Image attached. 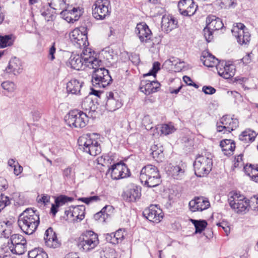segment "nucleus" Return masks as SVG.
<instances>
[{
  "mask_svg": "<svg viewBox=\"0 0 258 258\" xmlns=\"http://www.w3.org/2000/svg\"><path fill=\"white\" fill-rule=\"evenodd\" d=\"M67 65L73 69L80 70L84 69V63L82 60L81 56L74 54L70 57Z\"/></svg>",
  "mask_w": 258,
  "mask_h": 258,
  "instance_id": "a878e982",
  "label": "nucleus"
},
{
  "mask_svg": "<svg viewBox=\"0 0 258 258\" xmlns=\"http://www.w3.org/2000/svg\"><path fill=\"white\" fill-rule=\"evenodd\" d=\"M110 2L108 0H97L92 6V15L96 20H102L111 13Z\"/></svg>",
  "mask_w": 258,
  "mask_h": 258,
  "instance_id": "6e6552de",
  "label": "nucleus"
},
{
  "mask_svg": "<svg viewBox=\"0 0 258 258\" xmlns=\"http://www.w3.org/2000/svg\"><path fill=\"white\" fill-rule=\"evenodd\" d=\"M151 154L154 159L156 160H161L163 157L162 147L159 148L157 145H154L151 147Z\"/></svg>",
  "mask_w": 258,
  "mask_h": 258,
  "instance_id": "79ce46f5",
  "label": "nucleus"
},
{
  "mask_svg": "<svg viewBox=\"0 0 258 258\" xmlns=\"http://www.w3.org/2000/svg\"><path fill=\"white\" fill-rule=\"evenodd\" d=\"M160 69V63L158 61L154 62L153 64L152 69L150 70V71L148 73L145 74L144 76L152 75L154 77H155L156 73Z\"/></svg>",
  "mask_w": 258,
  "mask_h": 258,
  "instance_id": "864d4df0",
  "label": "nucleus"
},
{
  "mask_svg": "<svg viewBox=\"0 0 258 258\" xmlns=\"http://www.w3.org/2000/svg\"><path fill=\"white\" fill-rule=\"evenodd\" d=\"M220 123L225 125L228 130V133L234 131L238 126V120L229 115H224L220 118Z\"/></svg>",
  "mask_w": 258,
  "mask_h": 258,
  "instance_id": "b1692460",
  "label": "nucleus"
},
{
  "mask_svg": "<svg viewBox=\"0 0 258 258\" xmlns=\"http://www.w3.org/2000/svg\"><path fill=\"white\" fill-rule=\"evenodd\" d=\"M50 196L46 194L42 195L41 198L38 199L37 201L38 203H42L44 205H46L50 201Z\"/></svg>",
  "mask_w": 258,
  "mask_h": 258,
  "instance_id": "69168bd1",
  "label": "nucleus"
},
{
  "mask_svg": "<svg viewBox=\"0 0 258 258\" xmlns=\"http://www.w3.org/2000/svg\"><path fill=\"white\" fill-rule=\"evenodd\" d=\"M244 170L246 175L251 178V175L254 172H258V166L252 164L246 165L244 167Z\"/></svg>",
  "mask_w": 258,
  "mask_h": 258,
  "instance_id": "8fccbe9b",
  "label": "nucleus"
},
{
  "mask_svg": "<svg viewBox=\"0 0 258 258\" xmlns=\"http://www.w3.org/2000/svg\"><path fill=\"white\" fill-rule=\"evenodd\" d=\"M101 54L110 63H113L116 60L117 57L116 54L109 47H106L102 50Z\"/></svg>",
  "mask_w": 258,
  "mask_h": 258,
  "instance_id": "c756f323",
  "label": "nucleus"
},
{
  "mask_svg": "<svg viewBox=\"0 0 258 258\" xmlns=\"http://www.w3.org/2000/svg\"><path fill=\"white\" fill-rule=\"evenodd\" d=\"M217 132H222L223 134H228L227 127L224 124H222L220 123V120L219 122H217Z\"/></svg>",
  "mask_w": 258,
  "mask_h": 258,
  "instance_id": "680f3d73",
  "label": "nucleus"
},
{
  "mask_svg": "<svg viewBox=\"0 0 258 258\" xmlns=\"http://www.w3.org/2000/svg\"><path fill=\"white\" fill-rule=\"evenodd\" d=\"M10 204L9 197L1 194L0 198V212Z\"/></svg>",
  "mask_w": 258,
  "mask_h": 258,
  "instance_id": "5fc2aeb1",
  "label": "nucleus"
},
{
  "mask_svg": "<svg viewBox=\"0 0 258 258\" xmlns=\"http://www.w3.org/2000/svg\"><path fill=\"white\" fill-rule=\"evenodd\" d=\"M245 26L242 23H237L234 26L231 32L232 35L236 37L238 43L241 45L247 44L250 41V35L246 31Z\"/></svg>",
  "mask_w": 258,
  "mask_h": 258,
  "instance_id": "1a4fd4ad",
  "label": "nucleus"
},
{
  "mask_svg": "<svg viewBox=\"0 0 258 258\" xmlns=\"http://www.w3.org/2000/svg\"><path fill=\"white\" fill-rule=\"evenodd\" d=\"M11 251L16 254L21 255L26 251V243H19L18 244L9 245Z\"/></svg>",
  "mask_w": 258,
  "mask_h": 258,
  "instance_id": "e433bc0d",
  "label": "nucleus"
},
{
  "mask_svg": "<svg viewBox=\"0 0 258 258\" xmlns=\"http://www.w3.org/2000/svg\"><path fill=\"white\" fill-rule=\"evenodd\" d=\"M129 58L133 63L136 66L138 65L140 62L139 55L136 53H132L129 56Z\"/></svg>",
  "mask_w": 258,
  "mask_h": 258,
  "instance_id": "e2e57ef3",
  "label": "nucleus"
},
{
  "mask_svg": "<svg viewBox=\"0 0 258 258\" xmlns=\"http://www.w3.org/2000/svg\"><path fill=\"white\" fill-rule=\"evenodd\" d=\"M185 170L180 166H172L169 170V174L175 179L181 178L184 173Z\"/></svg>",
  "mask_w": 258,
  "mask_h": 258,
  "instance_id": "c9c22d12",
  "label": "nucleus"
},
{
  "mask_svg": "<svg viewBox=\"0 0 258 258\" xmlns=\"http://www.w3.org/2000/svg\"><path fill=\"white\" fill-rule=\"evenodd\" d=\"M11 244L10 245L18 244L23 242L26 243L25 238L20 234H13L11 237Z\"/></svg>",
  "mask_w": 258,
  "mask_h": 258,
  "instance_id": "a18cd8bd",
  "label": "nucleus"
},
{
  "mask_svg": "<svg viewBox=\"0 0 258 258\" xmlns=\"http://www.w3.org/2000/svg\"><path fill=\"white\" fill-rule=\"evenodd\" d=\"M65 215H66V220L69 222H75L76 219L74 213L72 211V207H70L69 210L65 211Z\"/></svg>",
  "mask_w": 258,
  "mask_h": 258,
  "instance_id": "13d9d810",
  "label": "nucleus"
},
{
  "mask_svg": "<svg viewBox=\"0 0 258 258\" xmlns=\"http://www.w3.org/2000/svg\"><path fill=\"white\" fill-rule=\"evenodd\" d=\"M135 32L141 43H147L150 42L152 33L148 26L145 23L142 22L138 24L135 28Z\"/></svg>",
  "mask_w": 258,
  "mask_h": 258,
  "instance_id": "9b49d317",
  "label": "nucleus"
},
{
  "mask_svg": "<svg viewBox=\"0 0 258 258\" xmlns=\"http://www.w3.org/2000/svg\"><path fill=\"white\" fill-rule=\"evenodd\" d=\"M250 200H248L245 198L244 200H242L239 203H238V205L234 209L237 213H246L248 211L250 207Z\"/></svg>",
  "mask_w": 258,
  "mask_h": 258,
  "instance_id": "f704fd0d",
  "label": "nucleus"
},
{
  "mask_svg": "<svg viewBox=\"0 0 258 258\" xmlns=\"http://www.w3.org/2000/svg\"><path fill=\"white\" fill-rule=\"evenodd\" d=\"M2 88L9 92H13L16 89V85L12 81H4L1 84Z\"/></svg>",
  "mask_w": 258,
  "mask_h": 258,
  "instance_id": "49530a36",
  "label": "nucleus"
},
{
  "mask_svg": "<svg viewBox=\"0 0 258 258\" xmlns=\"http://www.w3.org/2000/svg\"><path fill=\"white\" fill-rule=\"evenodd\" d=\"M201 60L203 62L204 65L207 67H216L219 63L218 59L207 51H204L202 52Z\"/></svg>",
  "mask_w": 258,
  "mask_h": 258,
  "instance_id": "5701e85b",
  "label": "nucleus"
},
{
  "mask_svg": "<svg viewBox=\"0 0 258 258\" xmlns=\"http://www.w3.org/2000/svg\"><path fill=\"white\" fill-rule=\"evenodd\" d=\"M216 69L219 75L226 79L232 78L235 75V66L232 64H227L225 61L219 62Z\"/></svg>",
  "mask_w": 258,
  "mask_h": 258,
  "instance_id": "4468645a",
  "label": "nucleus"
},
{
  "mask_svg": "<svg viewBox=\"0 0 258 258\" xmlns=\"http://www.w3.org/2000/svg\"><path fill=\"white\" fill-rule=\"evenodd\" d=\"M39 217L32 209H27L20 215L18 225L26 234H33L39 224Z\"/></svg>",
  "mask_w": 258,
  "mask_h": 258,
  "instance_id": "f257e3e1",
  "label": "nucleus"
},
{
  "mask_svg": "<svg viewBox=\"0 0 258 258\" xmlns=\"http://www.w3.org/2000/svg\"><path fill=\"white\" fill-rule=\"evenodd\" d=\"M73 213L75 216L76 221L79 220V221H81L84 218L85 207L84 205H79L76 207H72Z\"/></svg>",
  "mask_w": 258,
  "mask_h": 258,
  "instance_id": "7c9ffc66",
  "label": "nucleus"
},
{
  "mask_svg": "<svg viewBox=\"0 0 258 258\" xmlns=\"http://www.w3.org/2000/svg\"><path fill=\"white\" fill-rule=\"evenodd\" d=\"M193 0H182L179 2L178 4V8L179 11L181 13V11L184 10V9H188L190 6L192 5Z\"/></svg>",
  "mask_w": 258,
  "mask_h": 258,
  "instance_id": "603ef678",
  "label": "nucleus"
},
{
  "mask_svg": "<svg viewBox=\"0 0 258 258\" xmlns=\"http://www.w3.org/2000/svg\"><path fill=\"white\" fill-rule=\"evenodd\" d=\"M245 197L244 196L240 195L237 192H230L229 196L228 202L230 207L234 209L238 205V203L241 201L242 200H244Z\"/></svg>",
  "mask_w": 258,
  "mask_h": 258,
  "instance_id": "c85d7f7f",
  "label": "nucleus"
},
{
  "mask_svg": "<svg viewBox=\"0 0 258 258\" xmlns=\"http://www.w3.org/2000/svg\"><path fill=\"white\" fill-rule=\"evenodd\" d=\"M80 201L85 203L86 204H89L94 202H97L100 200V197L97 196H91L88 198H81L79 199Z\"/></svg>",
  "mask_w": 258,
  "mask_h": 258,
  "instance_id": "6e6d98bb",
  "label": "nucleus"
},
{
  "mask_svg": "<svg viewBox=\"0 0 258 258\" xmlns=\"http://www.w3.org/2000/svg\"><path fill=\"white\" fill-rule=\"evenodd\" d=\"M48 5L49 7L53 10H62L61 14L64 11L63 10L64 8L65 3L61 0H48Z\"/></svg>",
  "mask_w": 258,
  "mask_h": 258,
  "instance_id": "58836bf2",
  "label": "nucleus"
},
{
  "mask_svg": "<svg viewBox=\"0 0 258 258\" xmlns=\"http://www.w3.org/2000/svg\"><path fill=\"white\" fill-rule=\"evenodd\" d=\"M78 144L81 150L90 155L96 156L101 152L100 144L90 134L83 135L79 137Z\"/></svg>",
  "mask_w": 258,
  "mask_h": 258,
  "instance_id": "7ed1b4c3",
  "label": "nucleus"
},
{
  "mask_svg": "<svg viewBox=\"0 0 258 258\" xmlns=\"http://www.w3.org/2000/svg\"><path fill=\"white\" fill-rule=\"evenodd\" d=\"M189 221L191 222L195 226L196 231L195 233H202L207 227L208 223L205 220H195L189 219Z\"/></svg>",
  "mask_w": 258,
  "mask_h": 258,
  "instance_id": "2f4dec72",
  "label": "nucleus"
},
{
  "mask_svg": "<svg viewBox=\"0 0 258 258\" xmlns=\"http://www.w3.org/2000/svg\"><path fill=\"white\" fill-rule=\"evenodd\" d=\"M177 21L173 17L170 15H164L161 21V28L163 31L168 33L176 28Z\"/></svg>",
  "mask_w": 258,
  "mask_h": 258,
  "instance_id": "6ab92c4d",
  "label": "nucleus"
},
{
  "mask_svg": "<svg viewBox=\"0 0 258 258\" xmlns=\"http://www.w3.org/2000/svg\"><path fill=\"white\" fill-rule=\"evenodd\" d=\"M256 136V134L255 132L246 130L239 135V139L243 143H250L254 141Z\"/></svg>",
  "mask_w": 258,
  "mask_h": 258,
  "instance_id": "cd10ccee",
  "label": "nucleus"
},
{
  "mask_svg": "<svg viewBox=\"0 0 258 258\" xmlns=\"http://www.w3.org/2000/svg\"><path fill=\"white\" fill-rule=\"evenodd\" d=\"M73 174L72 168L71 167H68L64 169L63 171V176L64 178L70 179Z\"/></svg>",
  "mask_w": 258,
  "mask_h": 258,
  "instance_id": "338daca9",
  "label": "nucleus"
},
{
  "mask_svg": "<svg viewBox=\"0 0 258 258\" xmlns=\"http://www.w3.org/2000/svg\"><path fill=\"white\" fill-rule=\"evenodd\" d=\"M220 146L226 155H231L235 148V144L233 140L225 139L220 142Z\"/></svg>",
  "mask_w": 258,
  "mask_h": 258,
  "instance_id": "bb28decb",
  "label": "nucleus"
},
{
  "mask_svg": "<svg viewBox=\"0 0 258 258\" xmlns=\"http://www.w3.org/2000/svg\"><path fill=\"white\" fill-rule=\"evenodd\" d=\"M28 258H48L47 254L41 248H35L29 251Z\"/></svg>",
  "mask_w": 258,
  "mask_h": 258,
  "instance_id": "ea45409f",
  "label": "nucleus"
},
{
  "mask_svg": "<svg viewBox=\"0 0 258 258\" xmlns=\"http://www.w3.org/2000/svg\"><path fill=\"white\" fill-rule=\"evenodd\" d=\"M82 108L86 111H95L97 107L93 99L89 96L86 97L82 103Z\"/></svg>",
  "mask_w": 258,
  "mask_h": 258,
  "instance_id": "473e14b6",
  "label": "nucleus"
},
{
  "mask_svg": "<svg viewBox=\"0 0 258 258\" xmlns=\"http://www.w3.org/2000/svg\"><path fill=\"white\" fill-rule=\"evenodd\" d=\"M14 41L13 35H6L0 36V48H5L13 45Z\"/></svg>",
  "mask_w": 258,
  "mask_h": 258,
  "instance_id": "4c0bfd02",
  "label": "nucleus"
},
{
  "mask_svg": "<svg viewBox=\"0 0 258 258\" xmlns=\"http://www.w3.org/2000/svg\"><path fill=\"white\" fill-rule=\"evenodd\" d=\"M197 8V6H195L192 1V5L190 6L188 9L181 11V14L184 16H191L195 13Z\"/></svg>",
  "mask_w": 258,
  "mask_h": 258,
  "instance_id": "3c124183",
  "label": "nucleus"
},
{
  "mask_svg": "<svg viewBox=\"0 0 258 258\" xmlns=\"http://www.w3.org/2000/svg\"><path fill=\"white\" fill-rule=\"evenodd\" d=\"M203 91L206 94L212 95L215 93L216 89L211 86H205L203 87Z\"/></svg>",
  "mask_w": 258,
  "mask_h": 258,
  "instance_id": "0e129e2a",
  "label": "nucleus"
},
{
  "mask_svg": "<svg viewBox=\"0 0 258 258\" xmlns=\"http://www.w3.org/2000/svg\"><path fill=\"white\" fill-rule=\"evenodd\" d=\"M234 0H221L220 3L221 7L225 9L234 6Z\"/></svg>",
  "mask_w": 258,
  "mask_h": 258,
  "instance_id": "bf43d9fd",
  "label": "nucleus"
},
{
  "mask_svg": "<svg viewBox=\"0 0 258 258\" xmlns=\"http://www.w3.org/2000/svg\"><path fill=\"white\" fill-rule=\"evenodd\" d=\"M120 163L113 164L111 166V168L108 169V172L110 173L111 177L112 179L118 180L119 179V171H122L120 169Z\"/></svg>",
  "mask_w": 258,
  "mask_h": 258,
  "instance_id": "a19ab883",
  "label": "nucleus"
},
{
  "mask_svg": "<svg viewBox=\"0 0 258 258\" xmlns=\"http://www.w3.org/2000/svg\"><path fill=\"white\" fill-rule=\"evenodd\" d=\"M94 52L91 49L84 50L80 56L86 66L90 69L97 68L102 66V61L94 56Z\"/></svg>",
  "mask_w": 258,
  "mask_h": 258,
  "instance_id": "9d476101",
  "label": "nucleus"
},
{
  "mask_svg": "<svg viewBox=\"0 0 258 258\" xmlns=\"http://www.w3.org/2000/svg\"><path fill=\"white\" fill-rule=\"evenodd\" d=\"M214 31L208 29V27H206L204 30V37L206 40V41L208 42H211V40L213 39V32Z\"/></svg>",
  "mask_w": 258,
  "mask_h": 258,
  "instance_id": "4d7b16f0",
  "label": "nucleus"
},
{
  "mask_svg": "<svg viewBox=\"0 0 258 258\" xmlns=\"http://www.w3.org/2000/svg\"><path fill=\"white\" fill-rule=\"evenodd\" d=\"M175 131L176 128L171 123L163 124L161 128V132L165 135L171 134Z\"/></svg>",
  "mask_w": 258,
  "mask_h": 258,
  "instance_id": "37998d69",
  "label": "nucleus"
},
{
  "mask_svg": "<svg viewBox=\"0 0 258 258\" xmlns=\"http://www.w3.org/2000/svg\"><path fill=\"white\" fill-rule=\"evenodd\" d=\"M109 207V206H106L104 208H103L99 212L94 215V219L96 220H100L102 222H105V220L107 218L109 215L107 213H106V210L107 208Z\"/></svg>",
  "mask_w": 258,
  "mask_h": 258,
  "instance_id": "c03bdc74",
  "label": "nucleus"
},
{
  "mask_svg": "<svg viewBox=\"0 0 258 258\" xmlns=\"http://www.w3.org/2000/svg\"><path fill=\"white\" fill-rule=\"evenodd\" d=\"M23 68L22 62L18 58L14 57L11 59L6 70L9 73H12L14 75H18L22 73Z\"/></svg>",
  "mask_w": 258,
  "mask_h": 258,
  "instance_id": "aec40b11",
  "label": "nucleus"
},
{
  "mask_svg": "<svg viewBox=\"0 0 258 258\" xmlns=\"http://www.w3.org/2000/svg\"><path fill=\"white\" fill-rule=\"evenodd\" d=\"M70 37L72 42L77 47H85L88 43L86 34L78 28L75 29L71 32Z\"/></svg>",
  "mask_w": 258,
  "mask_h": 258,
  "instance_id": "ddd939ff",
  "label": "nucleus"
},
{
  "mask_svg": "<svg viewBox=\"0 0 258 258\" xmlns=\"http://www.w3.org/2000/svg\"><path fill=\"white\" fill-rule=\"evenodd\" d=\"M124 229H119L115 232L104 234L106 240L112 244H117L121 243L124 239Z\"/></svg>",
  "mask_w": 258,
  "mask_h": 258,
  "instance_id": "a211bd4d",
  "label": "nucleus"
},
{
  "mask_svg": "<svg viewBox=\"0 0 258 258\" xmlns=\"http://www.w3.org/2000/svg\"><path fill=\"white\" fill-rule=\"evenodd\" d=\"M98 244V235L92 231H88L79 237L78 246L83 251L88 252L94 249Z\"/></svg>",
  "mask_w": 258,
  "mask_h": 258,
  "instance_id": "39448f33",
  "label": "nucleus"
},
{
  "mask_svg": "<svg viewBox=\"0 0 258 258\" xmlns=\"http://www.w3.org/2000/svg\"><path fill=\"white\" fill-rule=\"evenodd\" d=\"M212 164L211 158L199 155L194 163L195 174L198 177L207 175L212 169Z\"/></svg>",
  "mask_w": 258,
  "mask_h": 258,
  "instance_id": "0eeeda50",
  "label": "nucleus"
},
{
  "mask_svg": "<svg viewBox=\"0 0 258 258\" xmlns=\"http://www.w3.org/2000/svg\"><path fill=\"white\" fill-rule=\"evenodd\" d=\"M65 120L70 126L83 128L86 125L88 117L86 113L78 110H74L70 111L66 116Z\"/></svg>",
  "mask_w": 258,
  "mask_h": 258,
  "instance_id": "423d86ee",
  "label": "nucleus"
},
{
  "mask_svg": "<svg viewBox=\"0 0 258 258\" xmlns=\"http://www.w3.org/2000/svg\"><path fill=\"white\" fill-rule=\"evenodd\" d=\"M73 198L66 196L61 195L55 199V203L59 207L62 206L68 202H71Z\"/></svg>",
  "mask_w": 258,
  "mask_h": 258,
  "instance_id": "de8ad7c7",
  "label": "nucleus"
},
{
  "mask_svg": "<svg viewBox=\"0 0 258 258\" xmlns=\"http://www.w3.org/2000/svg\"><path fill=\"white\" fill-rule=\"evenodd\" d=\"M217 225L219 227H221L224 231L225 234L227 236L228 235L230 231V228L227 222L222 221V222L217 223Z\"/></svg>",
  "mask_w": 258,
  "mask_h": 258,
  "instance_id": "052dcab7",
  "label": "nucleus"
},
{
  "mask_svg": "<svg viewBox=\"0 0 258 258\" xmlns=\"http://www.w3.org/2000/svg\"><path fill=\"white\" fill-rule=\"evenodd\" d=\"M120 169L122 171H119V179L128 177L130 176L131 173L129 169L127 168V166L124 163H120Z\"/></svg>",
  "mask_w": 258,
  "mask_h": 258,
  "instance_id": "09e8293b",
  "label": "nucleus"
},
{
  "mask_svg": "<svg viewBox=\"0 0 258 258\" xmlns=\"http://www.w3.org/2000/svg\"><path fill=\"white\" fill-rule=\"evenodd\" d=\"M143 214L148 220L157 223H159L163 217L161 209L156 205H151L143 211Z\"/></svg>",
  "mask_w": 258,
  "mask_h": 258,
  "instance_id": "f8f14e48",
  "label": "nucleus"
},
{
  "mask_svg": "<svg viewBox=\"0 0 258 258\" xmlns=\"http://www.w3.org/2000/svg\"><path fill=\"white\" fill-rule=\"evenodd\" d=\"M141 91L146 95H149L155 92V89L153 88V84L151 81H142L140 87Z\"/></svg>",
  "mask_w": 258,
  "mask_h": 258,
  "instance_id": "72a5a7b5",
  "label": "nucleus"
},
{
  "mask_svg": "<svg viewBox=\"0 0 258 258\" xmlns=\"http://www.w3.org/2000/svg\"><path fill=\"white\" fill-rule=\"evenodd\" d=\"M143 123L146 128H147L148 125H150L152 123V120L151 117L149 115H145L143 119Z\"/></svg>",
  "mask_w": 258,
  "mask_h": 258,
  "instance_id": "774afa93",
  "label": "nucleus"
},
{
  "mask_svg": "<svg viewBox=\"0 0 258 258\" xmlns=\"http://www.w3.org/2000/svg\"><path fill=\"white\" fill-rule=\"evenodd\" d=\"M106 108L109 111H113L121 107L120 101L116 98L113 92H110L106 94Z\"/></svg>",
  "mask_w": 258,
  "mask_h": 258,
  "instance_id": "412c9836",
  "label": "nucleus"
},
{
  "mask_svg": "<svg viewBox=\"0 0 258 258\" xmlns=\"http://www.w3.org/2000/svg\"><path fill=\"white\" fill-rule=\"evenodd\" d=\"M141 188L135 184L131 185L128 189L124 191L122 196L127 202H135L141 197Z\"/></svg>",
  "mask_w": 258,
  "mask_h": 258,
  "instance_id": "dca6fc26",
  "label": "nucleus"
},
{
  "mask_svg": "<svg viewBox=\"0 0 258 258\" xmlns=\"http://www.w3.org/2000/svg\"><path fill=\"white\" fill-rule=\"evenodd\" d=\"M83 82L73 79L71 80L67 84V90L68 93L78 95L80 93Z\"/></svg>",
  "mask_w": 258,
  "mask_h": 258,
  "instance_id": "393cba45",
  "label": "nucleus"
},
{
  "mask_svg": "<svg viewBox=\"0 0 258 258\" xmlns=\"http://www.w3.org/2000/svg\"><path fill=\"white\" fill-rule=\"evenodd\" d=\"M94 70L92 75V83L95 88H105L109 85L112 79L108 71L105 69L103 65Z\"/></svg>",
  "mask_w": 258,
  "mask_h": 258,
  "instance_id": "20e7f679",
  "label": "nucleus"
},
{
  "mask_svg": "<svg viewBox=\"0 0 258 258\" xmlns=\"http://www.w3.org/2000/svg\"><path fill=\"white\" fill-rule=\"evenodd\" d=\"M207 25L208 29H210L214 31L219 30L222 29L224 24L221 20L215 16L211 15L209 16L206 19Z\"/></svg>",
  "mask_w": 258,
  "mask_h": 258,
  "instance_id": "4be33fe9",
  "label": "nucleus"
},
{
  "mask_svg": "<svg viewBox=\"0 0 258 258\" xmlns=\"http://www.w3.org/2000/svg\"><path fill=\"white\" fill-rule=\"evenodd\" d=\"M44 240H45V245L50 248H55L59 245L56 235L51 227L45 231Z\"/></svg>",
  "mask_w": 258,
  "mask_h": 258,
  "instance_id": "f3484780",
  "label": "nucleus"
},
{
  "mask_svg": "<svg viewBox=\"0 0 258 258\" xmlns=\"http://www.w3.org/2000/svg\"><path fill=\"white\" fill-rule=\"evenodd\" d=\"M210 205L209 201L202 197H196L189 202V209L193 212L202 211L208 208Z\"/></svg>",
  "mask_w": 258,
  "mask_h": 258,
  "instance_id": "2eb2a0df",
  "label": "nucleus"
},
{
  "mask_svg": "<svg viewBox=\"0 0 258 258\" xmlns=\"http://www.w3.org/2000/svg\"><path fill=\"white\" fill-rule=\"evenodd\" d=\"M140 178L142 183H144L145 185L149 187H155L161 182L159 170L156 166L151 164L142 168Z\"/></svg>",
  "mask_w": 258,
  "mask_h": 258,
  "instance_id": "f03ea898",
  "label": "nucleus"
}]
</instances>
